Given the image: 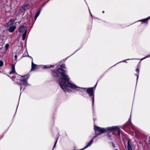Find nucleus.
I'll list each match as a JSON object with an SVG mask.
<instances>
[{
	"label": "nucleus",
	"mask_w": 150,
	"mask_h": 150,
	"mask_svg": "<svg viewBox=\"0 0 150 150\" xmlns=\"http://www.w3.org/2000/svg\"><path fill=\"white\" fill-rule=\"evenodd\" d=\"M57 71L62 77L59 79V83L61 87L64 91H70L68 89L67 87L74 89L77 88L76 85L69 82L70 79L68 78L69 76L66 75L65 70L61 68H58Z\"/></svg>",
	"instance_id": "nucleus-1"
},
{
	"label": "nucleus",
	"mask_w": 150,
	"mask_h": 150,
	"mask_svg": "<svg viewBox=\"0 0 150 150\" xmlns=\"http://www.w3.org/2000/svg\"><path fill=\"white\" fill-rule=\"evenodd\" d=\"M94 130L95 131L96 135L93 137V138L96 137L97 136L101 134L106 132L110 133L112 131H115L117 130H118V135L120 136V130L117 126L109 127L106 128H103L94 126Z\"/></svg>",
	"instance_id": "nucleus-2"
},
{
	"label": "nucleus",
	"mask_w": 150,
	"mask_h": 150,
	"mask_svg": "<svg viewBox=\"0 0 150 150\" xmlns=\"http://www.w3.org/2000/svg\"><path fill=\"white\" fill-rule=\"evenodd\" d=\"M87 93H88L89 95V96H92V101L93 104L94 103V91L93 90V88L91 87L88 88L87 89L86 91Z\"/></svg>",
	"instance_id": "nucleus-3"
},
{
	"label": "nucleus",
	"mask_w": 150,
	"mask_h": 150,
	"mask_svg": "<svg viewBox=\"0 0 150 150\" xmlns=\"http://www.w3.org/2000/svg\"><path fill=\"white\" fill-rule=\"evenodd\" d=\"M27 28L26 27L22 25L19 27V29L18 31V32L21 33L23 32L24 31H25L26 30Z\"/></svg>",
	"instance_id": "nucleus-4"
},
{
	"label": "nucleus",
	"mask_w": 150,
	"mask_h": 150,
	"mask_svg": "<svg viewBox=\"0 0 150 150\" xmlns=\"http://www.w3.org/2000/svg\"><path fill=\"white\" fill-rule=\"evenodd\" d=\"M28 78V77L27 79H22L21 80V82L23 86L25 85V86H26L28 85L27 80Z\"/></svg>",
	"instance_id": "nucleus-5"
},
{
	"label": "nucleus",
	"mask_w": 150,
	"mask_h": 150,
	"mask_svg": "<svg viewBox=\"0 0 150 150\" xmlns=\"http://www.w3.org/2000/svg\"><path fill=\"white\" fill-rule=\"evenodd\" d=\"M30 8V5L29 4H25L23 6L22 8L23 10L25 11L29 9Z\"/></svg>",
	"instance_id": "nucleus-6"
},
{
	"label": "nucleus",
	"mask_w": 150,
	"mask_h": 150,
	"mask_svg": "<svg viewBox=\"0 0 150 150\" xmlns=\"http://www.w3.org/2000/svg\"><path fill=\"white\" fill-rule=\"evenodd\" d=\"M16 28V26L15 25L10 26L8 29V31L11 33L13 32L14 31Z\"/></svg>",
	"instance_id": "nucleus-7"
},
{
	"label": "nucleus",
	"mask_w": 150,
	"mask_h": 150,
	"mask_svg": "<svg viewBox=\"0 0 150 150\" xmlns=\"http://www.w3.org/2000/svg\"><path fill=\"white\" fill-rule=\"evenodd\" d=\"M131 141L130 140H128L127 141V148L128 150H132V146L130 144Z\"/></svg>",
	"instance_id": "nucleus-8"
},
{
	"label": "nucleus",
	"mask_w": 150,
	"mask_h": 150,
	"mask_svg": "<svg viewBox=\"0 0 150 150\" xmlns=\"http://www.w3.org/2000/svg\"><path fill=\"white\" fill-rule=\"evenodd\" d=\"M11 70V71L9 73L10 74H14L15 73L14 65L13 64H12V65Z\"/></svg>",
	"instance_id": "nucleus-9"
},
{
	"label": "nucleus",
	"mask_w": 150,
	"mask_h": 150,
	"mask_svg": "<svg viewBox=\"0 0 150 150\" xmlns=\"http://www.w3.org/2000/svg\"><path fill=\"white\" fill-rule=\"evenodd\" d=\"M52 75L54 77H57L58 76V73L55 70L52 71Z\"/></svg>",
	"instance_id": "nucleus-10"
},
{
	"label": "nucleus",
	"mask_w": 150,
	"mask_h": 150,
	"mask_svg": "<svg viewBox=\"0 0 150 150\" xmlns=\"http://www.w3.org/2000/svg\"><path fill=\"white\" fill-rule=\"evenodd\" d=\"M93 141V139H92L90 141V142L87 144V145L83 149H81L80 150H83V149L86 148L88 147L90 145H91V144L92 143Z\"/></svg>",
	"instance_id": "nucleus-11"
},
{
	"label": "nucleus",
	"mask_w": 150,
	"mask_h": 150,
	"mask_svg": "<svg viewBox=\"0 0 150 150\" xmlns=\"http://www.w3.org/2000/svg\"><path fill=\"white\" fill-rule=\"evenodd\" d=\"M13 21L11 19L10 21L6 23V26L7 27H9L13 23Z\"/></svg>",
	"instance_id": "nucleus-12"
},
{
	"label": "nucleus",
	"mask_w": 150,
	"mask_h": 150,
	"mask_svg": "<svg viewBox=\"0 0 150 150\" xmlns=\"http://www.w3.org/2000/svg\"><path fill=\"white\" fill-rule=\"evenodd\" d=\"M26 33H27V31L25 30V31L23 35L22 39L23 40H24L25 38L26 34Z\"/></svg>",
	"instance_id": "nucleus-13"
},
{
	"label": "nucleus",
	"mask_w": 150,
	"mask_h": 150,
	"mask_svg": "<svg viewBox=\"0 0 150 150\" xmlns=\"http://www.w3.org/2000/svg\"><path fill=\"white\" fill-rule=\"evenodd\" d=\"M40 11H38L35 14V15L34 18H35V20L38 17V16L39 15V14H40Z\"/></svg>",
	"instance_id": "nucleus-14"
},
{
	"label": "nucleus",
	"mask_w": 150,
	"mask_h": 150,
	"mask_svg": "<svg viewBox=\"0 0 150 150\" xmlns=\"http://www.w3.org/2000/svg\"><path fill=\"white\" fill-rule=\"evenodd\" d=\"M36 66L37 65L36 64L33 66V67H32V66H31V70L32 71L36 69Z\"/></svg>",
	"instance_id": "nucleus-15"
},
{
	"label": "nucleus",
	"mask_w": 150,
	"mask_h": 150,
	"mask_svg": "<svg viewBox=\"0 0 150 150\" xmlns=\"http://www.w3.org/2000/svg\"><path fill=\"white\" fill-rule=\"evenodd\" d=\"M60 68L62 69H65L66 68V67L65 66V64H63L61 65L60 66Z\"/></svg>",
	"instance_id": "nucleus-16"
},
{
	"label": "nucleus",
	"mask_w": 150,
	"mask_h": 150,
	"mask_svg": "<svg viewBox=\"0 0 150 150\" xmlns=\"http://www.w3.org/2000/svg\"><path fill=\"white\" fill-rule=\"evenodd\" d=\"M9 46V45L8 44H6V45H5V48L6 50H7V49H8V48Z\"/></svg>",
	"instance_id": "nucleus-17"
},
{
	"label": "nucleus",
	"mask_w": 150,
	"mask_h": 150,
	"mask_svg": "<svg viewBox=\"0 0 150 150\" xmlns=\"http://www.w3.org/2000/svg\"><path fill=\"white\" fill-rule=\"evenodd\" d=\"M18 84L19 85H20L21 86V88H22V83H21H21H18Z\"/></svg>",
	"instance_id": "nucleus-18"
},
{
	"label": "nucleus",
	"mask_w": 150,
	"mask_h": 150,
	"mask_svg": "<svg viewBox=\"0 0 150 150\" xmlns=\"http://www.w3.org/2000/svg\"><path fill=\"white\" fill-rule=\"evenodd\" d=\"M3 65V62L1 61H0V67L2 66Z\"/></svg>",
	"instance_id": "nucleus-19"
},
{
	"label": "nucleus",
	"mask_w": 150,
	"mask_h": 150,
	"mask_svg": "<svg viewBox=\"0 0 150 150\" xmlns=\"http://www.w3.org/2000/svg\"><path fill=\"white\" fill-rule=\"evenodd\" d=\"M57 140L54 143V146H53V149L52 150H53V149L54 148L56 147V143H57Z\"/></svg>",
	"instance_id": "nucleus-20"
},
{
	"label": "nucleus",
	"mask_w": 150,
	"mask_h": 150,
	"mask_svg": "<svg viewBox=\"0 0 150 150\" xmlns=\"http://www.w3.org/2000/svg\"><path fill=\"white\" fill-rule=\"evenodd\" d=\"M14 58H15L14 60L16 61H16H17V56L16 55H15Z\"/></svg>",
	"instance_id": "nucleus-21"
},
{
	"label": "nucleus",
	"mask_w": 150,
	"mask_h": 150,
	"mask_svg": "<svg viewBox=\"0 0 150 150\" xmlns=\"http://www.w3.org/2000/svg\"><path fill=\"white\" fill-rule=\"evenodd\" d=\"M128 124L129 125H132V123L131 122V121L130 120V121L129 122H128Z\"/></svg>",
	"instance_id": "nucleus-22"
},
{
	"label": "nucleus",
	"mask_w": 150,
	"mask_h": 150,
	"mask_svg": "<svg viewBox=\"0 0 150 150\" xmlns=\"http://www.w3.org/2000/svg\"><path fill=\"white\" fill-rule=\"evenodd\" d=\"M107 135V136H108V138L109 139H110L111 138V136L108 134Z\"/></svg>",
	"instance_id": "nucleus-23"
},
{
	"label": "nucleus",
	"mask_w": 150,
	"mask_h": 150,
	"mask_svg": "<svg viewBox=\"0 0 150 150\" xmlns=\"http://www.w3.org/2000/svg\"><path fill=\"white\" fill-rule=\"evenodd\" d=\"M148 20V19H147V18H146V19L143 20V21L144 22H147Z\"/></svg>",
	"instance_id": "nucleus-24"
},
{
	"label": "nucleus",
	"mask_w": 150,
	"mask_h": 150,
	"mask_svg": "<svg viewBox=\"0 0 150 150\" xmlns=\"http://www.w3.org/2000/svg\"><path fill=\"white\" fill-rule=\"evenodd\" d=\"M112 146L113 147V148H115V145L113 143H112Z\"/></svg>",
	"instance_id": "nucleus-25"
},
{
	"label": "nucleus",
	"mask_w": 150,
	"mask_h": 150,
	"mask_svg": "<svg viewBox=\"0 0 150 150\" xmlns=\"http://www.w3.org/2000/svg\"><path fill=\"white\" fill-rule=\"evenodd\" d=\"M35 65V64H34L33 62H32V67H33V66H34V65Z\"/></svg>",
	"instance_id": "nucleus-26"
},
{
	"label": "nucleus",
	"mask_w": 150,
	"mask_h": 150,
	"mask_svg": "<svg viewBox=\"0 0 150 150\" xmlns=\"http://www.w3.org/2000/svg\"><path fill=\"white\" fill-rule=\"evenodd\" d=\"M136 71H138V72H139V69H138V68H137V69H136Z\"/></svg>",
	"instance_id": "nucleus-27"
},
{
	"label": "nucleus",
	"mask_w": 150,
	"mask_h": 150,
	"mask_svg": "<svg viewBox=\"0 0 150 150\" xmlns=\"http://www.w3.org/2000/svg\"><path fill=\"white\" fill-rule=\"evenodd\" d=\"M54 65H51L50 67H54Z\"/></svg>",
	"instance_id": "nucleus-28"
},
{
	"label": "nucleus",
	"mask_w": 150,
	"mask_h": 150,
	"mask_svg": "<svg viewBox=\"0 0 150 150\" xmlns=\"http://www.w3.org/2000/svg\"><path fill=\"white\" fill-rule=\"evenodd\" d=\"M83 89H85V90H86V88H83Z\"/></svg>",
	"instance_id": "nucleus-29"
},
{
	"label": "nucleus",
	"mask_w": 150,
	"mask_h": 150,
	"mask_svg": "<svg viewBox=\"0 0 150 150\" xmlns=\"http://www.w3.org/2000/svg\"><path fill=\"white\" fill-rule=\"evenodd\" d=\"M118 150L117 149H115V150Z\"/></svg>",
	"instance_id": "nucleus-30"
},
{
	"label": "nucleus",
	"mask_w": 150,
	"mask_h": 150,
	"mask_svg": "<svg viewBox=\"0 0 150 150\" xmlns=\"http://www.w3.org/2000/svg\"><path fill=\"white\" fill-rule=\"evenodd\" d=\"M150 138V136L149 137V139Z\"/></svg>",
	"instance_id": "nucleus-31"
}]
</instances>
